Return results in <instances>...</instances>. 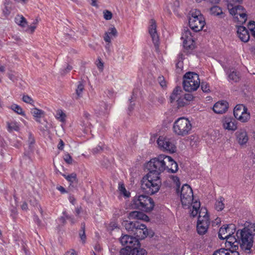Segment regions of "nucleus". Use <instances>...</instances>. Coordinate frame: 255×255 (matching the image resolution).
Instances as JSON below:
<instances>
[{
	"instance_id": "nucleus-20",
	"label": "nucleus",
	"mask_w": 255,
	"mask_h": 255,
	"mask_svg": "<svg viewBox=\"0 0 255 255\" xmlns=\"http://www.w3.org/2000/svg\"><path fill=\"white\" fill-rule=\"evenodd\" d=\"M237 34L239 38L243 42H247L250 39V34L248 29L244 26H237Z\"/></svg>"
},
{
	"instance_id": "nucleus-55",
	"label": "nucleus",
	"mask_w": 255,
	"mask_h": 255,
	"mask_svg": "<svg viewBox=\"0 0 255 255\" xmlns=\"http://www.w3.org/2000/svg\"><path fill=\"white\" fill-rule=\"evenodd\" d=\"M192 204V209H199L200 207V203L199 201H196L194 202H192L191 204Z\"/></svg>"
},
{
	"instance_id": "nucleus-5",
	"label": "nucleus",
	"mask_w": 255,
	"mask_h": 255,
	"mask_svg": "<svg viewBox=\"0 0 255 255\" xmlns=\"http://www.w3.org/2000/svg\"><path fill=\"white\" fill-rule=\"evenodd\" d=\"M167 155H160L157 157L151 159L146 164V168L148 171V173L159 176L161 172L165 170V163Z\"/></svg>"
},
{
	"instance_id": "nucleus-43",
	"label": "nucleus",
	"mask_w": 255,
	"mask_h": 255,
	"mask_svg": "<svg viewBox=\"0 0 255 255\" xmlns=\"http://www.w3.org/2000/svg\"><path fill=\"white\" fill-rule=\"evenodd\" d=\"M119 189L120 191L125 196L127 197L129 196L130 193L127 192L123 184H119Z\"/></svg>"
},
{
	"instance_id": "nucleus-58",
	"label": "nucleus",
	"mask_w": 255,
	"mask_h": 255,
	"mask_svg": "<svg viewBox=\"0 0 255 255\" xmlns=\"http://www.w3.org/2000/svg\"><path fill=\"white\" fill-rule=\"evenodd\" d=\"M104 39L106 42L110 43L111 41L110 35L107 32L105 33Z\"/></svg>"
},
{
	"instance_id": "nucleus-6",
	"label": "nucleus",
	"mask_w": 255,
	"mask_h": 255,
	"mask_svg": "<svg viewBox=\"0 0 255 255\" xmlns=\"http://www.w3.org/2000/svg\"><path fill=\"white\" fill-rule=\"evenodd\" d=\"M131 205L135 209L149 212L153 210L154 203L153 199L148 196L136 195L133 197Z\"/></svg>"
},
{
	"instance_id": "nucleus-34",
	"label": "nucleus",
	"mask_w": 255,
	"mask_h": 255,
	"mask_svg": "<svg viewBox=\"0 0 255 255\" xmlns=\"http://www.w3.org/2000/svg\"><path fill=\"white\" fill-rule=\"evenodd\" d=\"M109 110V105L106 103L102 102L100 105V107L97 110L102 114H106L108 113Z\"/></svg>"
},
{
	"instance_id": "nucleus-16",
	"label": "nucleus",
	"mask_w": 255,
	"mask_h": 255,
	"mask_svg": "<svg viewBox=\"0 0 255 255\" xmlns=\"http://www.w3.org/2000/svg\"><path fill=\"white\" fill-rule=\"evenodd\" d=\"M149 33L152 38V42L156 49L159 46V37L157 33L156 25L154 20L151 19L148 28Z\"/></svg>"
},
{
	"instance_id": "nucleus-49",
	"label": "nucleus",
	"mask_w": 255,
	"mask_h": 255,
	"mask_svg": "<svg viewBox=\"0 0 255 255\" xmlns=\"http://www.w3.org/2000/svg\"><path fill=\"white\" fill-rule=\"evenodd\" d=\"M201 87L204 92H208L210 91L209 86L206 82H202L201 84Z\"/></svg>"
},
{
	"instance_id": "nucleus-17",
	"label": "nucleus",
	"mask_w": 255,
	"mask_h": 255,
	"mask_svg": "<svg viewBox=\"0 0 255 255\" xmlns=\"http://www.w3.org/2000/svg\"><path fill=\"white\" fill-rule=\"evenodd\" d=\"M138 225L132 234L134 236L133 238H136L138 241L145 239L149 235L148 230L144 224L139 222Z\"/></svg>"
},
{
	"instance_id": "nucleus-30",
	"label": "nucleus",
	"mask_w": 255,
	"mask_h": 255,
	"mask_svg": "<svg viewBox=\"0 0 255 255\" xmlns=\"http://www.w3.org/2000/svg\"><path fill=\"white\" fill-rule=\"evenodd\" d=\"M84 89V85L82 82H79L76 90V97L78 99L82 97L83 91Z\"/></svg>"
},
{
	"instance_id": "nucleus-3",
	"label": "nucleus",
	"mask_w": 255,
	"mask_h": 255,
	"mask_svg": "<svg viewBox=\"0 0 255 255\" xmlns=\"http://www.w3.org/2000/svg\"><path fill=\"white\" fill-rule=\"evenodd\" d=\"M161 181L159 176L147 173L141 180V189L147 195H152L156 193L160 189Z\"/></svg>"
},
{
	"instance_id": "nucleus-18",
	"label": "nucleus",
	"mask_w": 255,
	"mask_h": 255,
	"mask_svg": "<svg viewBox=\"0 0 255 255\" xmlns=\"http://www.w3.org/2000/svg\"><path fill=\"white\" fill-rule=\"evenodd\" d=\"M239 244H240V243L238 241L237 243H234V244H231V246H228L227 249L222 248L215 251L212 255H217L218 254H224L225 255H230V253L228 251L232 253L236 252L237 250L239 249Z\"/></svg>"
},
{
	"instance_id": "nucleus-42",
	"label": "nucleus",
	"mask_w": 255,
	"mask_h": 255,
	"mask_svg": "<svg viewBox=\"0 0 255 255\" xmlns=\"http://www.w3.org/2000/svg\"><path fill=\"white\" fill-rule=\"evenodd\" d=\"M63 176L71 183H74L76 180V174L74 173L68 175H63Z\"/></svg>"
},
{
	"instance_id": "nucleus-7",
	"label": "nucleus",
	"mask_w": 255,
	"mask_h": 255,
	"mask_svg": "<svg viewBox=\"0 0 255 255\" xmlns=\"http://www.w3.org/2000/svg\"><path fill=\"white\" fill-rule=\"evenodd\" d=\"M192 124L190 121L184 117L179 118L176 120L173 126V130L175 134L184 136L190 133Z\"/></svg>"
},
{
	"instance_id": "nucleus-36",
	"label": "nucleus",
	"mask_w": 255,
	"mask_h": 255,
	"mask_svg": "<svg viewBox=\"0 0 255 255\" xmlns=\"http://www.w3.org/2000/svg\"><path fill=\"white\" fill-rule=\"evenodd\" d=\"M224 199L223 197H220L219 200H217L215 203V209L218 211H222L224 208V204L223 201Z\"/></svg>"
},
{
	"instance_id": "nucleus-59",
	"label": "nucleus",
	"mask_w": 255,
	"mask_h": 255,
	"mask_svg": "<svg viewBox=\"0 0 255 255\" xmlns=\"http://www.w3.org/2000/svg\"><path fill=\"white\" fill-rule=\"evenodd\" d=\"M64 143L63 141L61 139H60L58 144V148L59 150H62L64 148Z\"/></svg>"
},
{
	"instance_id": "nucleus-45",
	"label": "nucleus",
	"mask_w": 255,
	"mask_h": 255,
	"mask_svg": "<svg viewBox=\"0 0 255 255\" xmlns=\"http://www.w3.org/2000/svg\"><path fill=\"white\" fill-rule=\"evenodd\" d=\"M22 101L26 103L33 105L34 101L28 95H23L22 97Z\"/></svg>"
},
{
	"instance_id": "nucleus-40",
	"label": "nucleus",
	"mask_w": 255,
	"mask_h": 255,
	"mask_svg": "<svg viewBox=\"0 0 255 255\" xmlns=\"http://www.w3.org/2000/svg\"><path fill=\"white\" fill-rule=\"evenodd\" d=\"M44 112L41 110L38 109L37 108H33L31 110V114L32 115L36 118H40L43 114Z\"/></svg>"
},
{
	"instance_id": "nucleus-23",
	"label": "nucleus",
	"mask_w": 255,
	"mask_h": 255,
	"mask_svg": "<svg viewBox=\"0 0 255 255\" xmlns=\"http://www.w3.org/2000/svg\"><path fill=\"white\" fill-rule=\"evenodd\" d=\"M230 229L236 230L235 225L234 224H230L228 225H224L221 227L218 232V237L221 240H225V234H227V230Z\"/></svg>"
},
{
	"instance_id": "nucleus-31",
	"label": "nucleus",
	"mask_w": 255,
	"mask_h": 255,
	"mask_svg": "<svg viewBox=\"0 0 255 255\" xmlns=\"http://www.w3.org/2000/svg\"><path fill=\"white\" fill-rule=\"evenodd\" d=\"M79 235L83 243H85L86 236L85 234V223L84 222L82 223L81 224V229L79 231Z\"/></svg>"
},
{
	"instance_id": "nucleus-48",
	"label": "nucleus",
	"mask_w": 255,
	"mask_h": 255,
	"mask_svg": "<svg viewBox=\"0 0 255 255\" xmlns=\"http://www.w3.org/2000/svg\"><path fill=\"white\" fill-rule=\"evenodd\" d=\"M110 36H113L114 37L117 35V30L115 27L110 28L108 31L107 32Z\"/></svg>"
},
{
	"instance_id": "nucleus-44",
	"label": "nucleus",
	"mask_w": 255,
	"mask_h": 255,
	"mask_svg": "<svg viewBox=\"0 0 255 255\" xmlns=\"http://www.w3.org/2000/svg\"><path fill=\"white\" fill-rule=\"evenodd\" d=\"M172 179L174 183L176 184L177 188H176V191L177 193H179V187L180 185V180L178 177L177 176H172Z\"/></svg>"
},
{
	"instance_id": "nucleus-51",
	"label": "nucleus",
	"mask_w": 255,
	"mask_h": 255,
	"mask_svg": "<svg viewBox=\"0 0 255 255\" xmlns=\"http://www.w3.org/2000/svg\"><path fill=\"white\" fill-rule=\"evenodd\" d=\"M64 159L65 161L68 164L72 163V158L68 153L65 154V155L64 156Z\"/></svg>"
},
{
	"instance_id": "nucleus-33",
	"label": "nucleus",
	"mask_w": 255,
	"mask_h": 255,
	"mask_svg": "<svg viewBox=\"0 0 255 255\" xmlns=\"http://www.w3.org/2000/svg\"><path fill=\"white\" fill-rule=\"evenodd\" d=\"M66 117V116L65 114L61 110H58L57 111L55 115V118L60 122L62 123L65 122Z\"/></svg>"
},
{
	"instance_id": "nucleus-28",
	"label": "nucleus",
	"mask_w": 255,
	"mask_h": 255,
	"mask_svg": "<svg viewBox=\"0 0 255 255\" xmlns=\"http://www.w3.org/2000/svg\"><path fill=\"white\" fill-rule=\"evenodd\" d=\"M165 160H167L166 163H171V167L169 168L170 173H175L178 170L177 163L170 157L167 156L165 157Z\"/></svg>"
},
{
	"instance_id": "nucleus-46",
	"label": "nucleus",
	"mask_w": 255,
	"mask_h": 255,
	"mask_svg": "<svg viewBox=\"0 0 255 255\" xmlns=\"http://www.w3.org/2000/svg\"><path fill=\"white\" fill-rule=\"evenodd\" d=\"M180 5V2L178 0H175L173 1V3L171 5V7L173 10V11L176 13L178 11V8H179Z\"/></svg>"
},
{
	"instance_id": "nucleus-56",
	"label": "nucleus",
	"mask_w": 255,
	"mask_h": 255,
	"mask_svg": "<svg viewBox=\"0 0 255 255\" xmlns=\"http://www.w3.org/2000/svg\"><path fill=\"white\" fill-rule=\"evenodd\" d=\"M72 69V66L70 65H68L67 66L66 68L62 71L61 74H63V75L67 73L70 71Z\"/></svg>"
},
{
	"instance_id": "nucleus-4",
	"label": "nucleus",
	"mask_w": 255,
	"mask_h": 255,
	"mask_svg": "<svg viewBox=\"0 0 255 255\" xmlns=\"http://www.w3.org/2000/svg\"><path fill=\"white\" fill-rule=\"evenodd\" d=\"M230 13L234 16V21L239 24H244L247 20L246 10L240 5L243 0H224Z\"/></svg>"
},
{
	"instance_id": "nucleus-14",
	"label": "nucleus",
	"mask_w": 255,
	"mask_h": 255,
	"mask_svg": "<svg viewBox=\"0 0 255 255\" xmlns=\"http://www.w3.org/2000/svg\"><path fill=\"white\" fill-rule=\"evenodd\" d=\"M182 92L180 87H176L173 91L170 97V102L173 103L176 101L178 106L179 107H183L187 104L182 95Z\"/></svg>"
},
{
	"instance_id": "nucleus-25",
	"label": "nucleus",
	"mask_w": 255,
	"mask_h": 255,
	"mask_svg": "<svg viewBox=\"0 0 255 255\" xmlns=\"http://www.w3.org/2000/svg\"><path fill=\"white\" fill-rule=\"evenodd\" d=\"M129 218L131 219H138L144 221L148 220V217L142 212L138 211L131 212L129 214Z\"/></svg>"
},
{
	"instance_id": "nucleus-54",
	"label": "nucleus",
	"mask_w": 255,
	"mask_h": 255,
	"mask_svg": "<svg viewBox=\"0 0 255 255\" xmlns=\"http://www.w3.org/2000/svg\"><path fill=\"white\" fill-rule=\"evenodd\" d=\"M183 97H184L187 103L188 102L192 101L193 99V96L191 94H185Z\"/></svg>"
},
{
	"instance_id": "nucleus-2",
	"label": "nucleus",
	"mask_w": 255,
	"mask_h": 255,
	"mask_svg": "<svg viewBox=\"0 0 255 255\" xmlns=\"http://www.w3.org/2000/svg\"><path fill=\"white\" fill-rule=\"evenodd\" d=\"M120 241L123 246H126L121 250L120 255H146L147 254L145 250L140 248L139 241L131 235H123Z\"/></svg>"
},
{
	"instance_id": "nucleus-53",
	"label": "nucleus",
	"mask_w": 255,
	"mask_h": 255,
	"mask_svg": "<svg viewBox=\"0 0 255 255\" xmlns=\"http://www.w3.org/2000/svg\"><path fill=\"white\" fill-rule=\"evenodd\" d=\"M158 82L162 87L166 86V82L163 76H159L158 78Z\"/></svg>"
},
{
	"instance_id": "nucleus-13",
	"label": "nucleus",
	"mask_w": 255,
	"mask_h": 255,
	"mask_svg": "<svg viewBox=\"0 0 255 255\" xmlns=\"http://www.w3.org/2000/svg\"><path fill=\"white\" fill-rule=\"evenodd\" d=\"M234 115L236 119L243 123L247 122L250 118L247 108L243 104L236 105L234 109Z\"/></svg>"
},
{
	"instance_id": "nucleus-52",
	"label": "nucleus",
	"mask_w": 255,
	"mask_h": 255,
	"mask_svg": "<svg viewBox=\"0 0 255 255\" xmlns=\"http://www.w3.org/2000/svg\"><path fill=\"white\" fill-rule=\"evenodd\" d=\"M133 94L131 96V98L129 100L130 101V104L128 106V110L129 111L131 112L133 109V107L134 106V103H133L134 101V98H133Z\"/></svg>"
},
{
	"instance_id": "nucleus-22",
	"label": "nucleus",
	"mask_w": 255,
	"mask_h": 255,
	"mask_svg": "<svg viewBox=\"0 0 255 255\" xmlns=\"http://www.w3.org/2000/svg\"><path fill=\"white\" fill-rule=\"evenodd\" d=\"M139 223L138 221H124L122 225L129 234L132 235L136 228L139 226Z\"/></svg>"
},
{
	"instance_id": "nucleus-21",
	"label": "nucleus",
	"mask_w": 255,
	"mask_h": 255,
	"mask_svg": "<svg viewBox=\"0 0 255 255\" xmlns=\"http://www.w3.org/2000/svg\"><path fill=\"white\" fill-rule=\"evenodd\" d=\"M238 143L241 145L247 143L249 140L248 136L246 131L244 129L238 130L235 133Z\"/></svg>"
},
{
	"instance_id": "nucleus-39",
	"label": "nucleus",
	"mask_w": 255,
	"mask_h": 255,
	"mask_svg": "<svg viewBox=\"0 0 255 255\" xmlns=\"http://www.w3.org/2000/svg\"><path fill=\"white\" fill-rule=\"evenodd\" d=\"M9 4V0H6V2L4 3L5 6L2 11L3 14L5 17L8 16L11 12V8L8 6Z\"/></svg>"
},
{
	"instance_id": "nucleus-15",
	"label": "nucleus",
	"mask_w": 255,
	"mask_h": 255,
	"mask_svg": "<svg viewBox=\"0 0 255 255\" xmlns=\"http://www.w3.org/2000/svg\"><path fill=\"white\" fill-rule=\"evenodd\" d=\"M181 39L183 40V45L185 49L187 50H192L194 48V41L193 38V36L189 29H184L182 33Z\"/></svg>"
},
{
	"instance_id": "nucleus-38",
	"label": "nucleus",
	"mask_w": 255,
	"mask_h": 255,
	"mask_svg": "<svg viewBox=\"0 0 255 255\" xmlns=\"http://www.w3.org/2000/svg\"><path fill=\"white\" fill-rule=\"evenodd\" d=\"M11 109L15 113L21 116H24V112L23 111L22 109L18 105L13 104L11 106Z\"/></svg>"
},
{
	"instance_id": "nucleus-9",
	"label": "nucleus",
	"mask_w": 255,
	"mask_h": 255,
	"mask_svg": "<svg viewBox=\"0 0 255 255\" xmlns=\"http://www.w3.org/2000/svg\"><path fill=\"white\" fill-rule=\"evenodd\" d=\"M200 84L199 75L194 73L189 72L183 77V86L186 91L192 92L197 90Z\"/></svg>"
},
{
	"instance_id": "nucleus-64",
	"label": "nucleus",
	"mask_w": 255,
	"mask_h": 255,
	"mask_svg": "<svg viewBox=\"0 0 255 255\" xmlns=\"http://www.w3.org/2000/svg\"><path fill=\"white\" fill-rule=\"evenodd\" d=\"M7 76L10 80L14 81V80H15V77L12 73H8L7 74Z\"/></svg>"
},
{
	"instance_id": "nucleus-61",
	"label": "nucleus",
	"mask_w": 255,
	"mask_h": 255,
	"mask_svg": "<svg viewBox=\"0 0 255 255\" xmlns=\"http://www.w3.org/2000/svg\"><path fill=\"white\" fill-rule=\"evenodd\" d=\"M198 211H199L198 209H193L192 211H191V212L190 213L191 216H192L193 217H195L198 213Z\"/></svg>"
},
{
	"instance_id": "nucleus-47",
	"label": "nucleus",
	"mask_w": 255,
	"mask_h": 255,
	"mask_svg": "<svg viewBox=\"0 0 255 255\" xmlns=\"http://www.w3.org/2000/svg\"><path fill=\"white\" fill-rule=\"evenodd\" d=\"M104 17L106 20H110L112 19L113 16L112 13L108 10H105L103 11Z\"/></svg>"
},
{
	"instance_id": "nucleus-10",
	"label": "nucleus",
	"mask_w": 255,
	"mask_h": 255,
	"mask_svg": "<svg viewBox=\"0 0 255 255\" xmlns=\"http://www.w3.org/2000/svg\"><path fill=\"white\" fill-rule=\"evenodd\" d=\"M180 199L182 204L184 207H189L193 201V193L190 186L184 184L180 190Z\"/></svg>"
},
{
	"instance_id": "nucleus-12",
	"label": "nucleus",
	"mask_w": 255,
	"mask_h": 255,
	"mask_svg": "<svg viewBox=\"0 0 255 255\" xmlns=\"http://www.w3.org/2000/svg\"><path fill=\"white\" fill-rule=\"evenodd\" d=\"M157 143L160 149L163 151H166L169 153H174L176 151V147L173 141L170 138L160 136L157 140Z\"/></svg>"
},
{
	"instance_id": "nucleus-50",
	"label": "nucleus",
	"mask_w": 255,
	"mask_h": 255,
	"mask_svg": "<svg viewBox=\"0 0 255 255\" xmlns=\"http://www.w3.org/2000/svg\"><path fill=\"white\" fill-rule=\"evenodd\" d=\"M28 142L29 143V148L31 150L32 149V145L35 142L34 138L33 136L32 135L31 133H29V134Z\"/></svg>"
},
{
	"instance_id": "nucleus-35",
	"label": "nucleus",
	"mask_w": 255,
	"mask_h": 255,
	"mask_svg": "<svg viewBox=\"0 0 255 255\" xmlns=\"http://www.w3.org/2000/svg\"><path fill=\"white\" fill-rule=\"evenodd\" d=\"M15 22L22 27H24L26 24V19L22 16H17L15 18Z\"/></svg>"
},
{
	"instance_id": "nucleus-62",
	"label": "nucleus",
	"mask_w": 255,
	"mask_h": 255,
	"mask_svg": "<svg viewBox=\"0 0 255 255\" xmlns=\"http://www.w3.org/2000/svg\"><path fill=\"white\" fill-rule=\"evenodd\" d=\"M59 221L63 225H65L66 223L65 218L63 216V215L59 218Z\"/></svg>"
},
{
	"instance_id": "nucleus-32",
	"label": "nucleus",
	"mask_w": 255,
	"mask_h": 255,
	"mask_svg": "<svg viewBox=\"0 0 255 255\" xmlns=\"http://www.w3.org/2000/svg\"><path fill=\"white\" fill-rule=\"evenodd\" d=\"M183 55L182 53H180L178 54L177 59L176 60V67L177 68L181 69L183 67Z\"/></svg>"
},
{
	"instance_id": "nucleus-60",
	"label": "nucleus",
	"mask_w": 255,
	"mask_h": 255,
	"mask_svg": "<svg viewBox=\"0 0 255 255\" xmlns=\"http://www.w3.org/2000/svg\"><path fill=\"white\" fill-rule=\"evenodd\" d=\"M30 203L33 206H36L38 205V202L34 198L31 199L29 200Z\"/></svg>"
},
{
	"instance_id": "nucleus-1",
	"label": "nucleus",
	"mask_w": 255,
	"mask_h": 255,
	"mask_svg": "<svg viewBox=\"0 0 255 255\" xmlns=\"http://www.w3.org/2000/svg\"><path fill=\"white\" fill-rule=\"evenodd\" d=\"M255 236V224L249 223L242 230H238L236 233L240 248L247 254L251 253V250L253 246L254 237Z\"/></svg>"
},
{
	"instance_id": "nucleus-27",
	"label": "nucleus",
	"mask_w": 255,
	"mask_h": 255,
	"mask_svg": "<svg viewBox=\"0 0 255 255\" xmlns=\"http://www.w3.org/2000/svg\"><path fill=\"white\" fill-rule=\"evenodd\" d=\"M234 232H229V234H228L225 236V239L226 240V247L228 248V246H231V244H234V243H237L238 241V238H237L232 236V234H234Z\"/></svg>"
},
{
	"instance_id": "nucleus-63",
	"label": "nucleus",
	"mask_w": 255,
	"mask_h": 255,
	"mask_svg": "<svg viewBox=\"0 0 255 255\" xmlns=\"http://www.w3.org/2000/svg\"><path fill=\"white\" fill-rule=\"evenodd\" d=\"M102 150V148L101 146L99 145L93 149V152L95 153L99 152L100 150Z\"/></svg>"
},
{
	"instance_id": "nucleus-41",
	"label": "nucleus",
	"mask_w": 255,
	"mask_h": 255,
	"mask_svg": "<svg viewBox=\"0 0 255 255\" xmlns=\"http://www.w3.org/2000/svg\"><path fill=\"white\" fill-rule=\"evenodd\" d=\"M248 26L252 35L255 38V22L254 21H250Z\"/></svg>"
},
{
	"instance_id": "nucleus-29",
	"label": "nucleus",
	"mask_w": 255,
	"mask_h": 255,
	"mask_svg": "<svg viewBox=\"0 0 255 255\" xmlns=\"http://www.w3.org/2000/svg\"><path fill=\"white\" fill-rule=\"evenodd\" d=\"M210 12L212 15L215 16H220L221 17L224 16L222 9L218 6H213L210 9Z\"/></svg>"
},
{
	"instance_id": "nucleus-26",
	"label": "nucleus",
	"mask_w": 255,
	"mask_h": 255,
	"mask_svg": "<svg viewBox=\"0 0 255 255\" xmlns=\"http://www.w3.org/2000/svg\"><path fill=\"white\" fill-rule=\"evenodd\" d=\"M227 73L228 74V80L229 81H232L233 82H237L239 81V74L233 69H230Z\"/></svg>"
},
{
	"instance_id": "nucleus-24",
	"label": "nucleus",
	"mask_w": 255,
	"mask_h": 255,
	"mask_svg": "<svg viewBox=\"0 0 255 255\" xmlns=\"http://www.w3.org/2000/svg\"><path fill=\"white\" fill-rule=\"evenodd\" d=\"M224 128L230 130L235 131L237 129V126L235 121L230 118H226L223 122Z\"/></svg>"
},
{
	"instance_id": "nucleus-37",
	"label": "nucleus",
	"mask_w": 255,
	"mask_h": 255,
	"mask_svg": "<svg viewBox=\"0 0 255 255\" xmlns=\"http://www.w3.org/2000/svg\"><path fill=\"white\" fill-rule=\"evenodd\" d=\"M7 130L9 132H11L13 130L18 131L19 129V126L15 122L7 123Z\"/></svg>"
},
{
	"instance_id": "nucleus-11",
	"label": "nucleus",
	"mask_w": 255,
	"mask_h": 255,
	"mask_svg": "<svg viewBox=\"0 0 255 255\" xmlns=\"http://www.w3.org/2000/svg\"><path fill=\"white\" fill-rule=\"evenodd\" d=\"M205 210V212L202 213L203 214L205 213V215L202 216V212H200L198 219L197 231L199 235H204L207 232L210 225V221L209 216L207 215V210L206 209Z\"/></svg>"
},
{
	"instance_id": "nucleus-57",
	"label": "nucleus",
	"mask_w": 255,
	"mask_h": 255,
	"mask_svg": "<svg viewBox=\"0 0 255 255\" xmlns=\"http://www.w3.org/2000/svg\"><path fill=\"white\" fill-rule=\"evenodd\" d=\"M33 220L38 226H41V222L37 215H34Z\"/></svg>"
},
{
	"instance_id": "nucleus-8",
	"label": "nucleus",
	"mask_w": 255,
	"mask_h": 255,
	"mask_svg": "<svg viewBox=\"0 0 255 255\" xmlns=\"http://www.w3.org/2000/svg\"><path fill=\"white\" fill-rule=\"evenodd\" d=\"M189 18L190 27L195 32L201 30L205 24V18L200 10L196 9L190 11Z\"/></svg>"
},
{
	"instance_id": "nucleus-19",
	"label": "nucleus",
	"mask_w": 255,
	"mask_h": 255,
	"mask_svg": "<svg viewBox=\"0 0 255 255\" xmlns=\"http://www.w3.org/2000/svg\"><path fill=\"white\" fill-rule=\"evenodd\" d=\"M229 108L228 103L225 101L217 102L213 107V110L215 113L222 114L225 113Z\"/></svg>"
}]
</instances>
